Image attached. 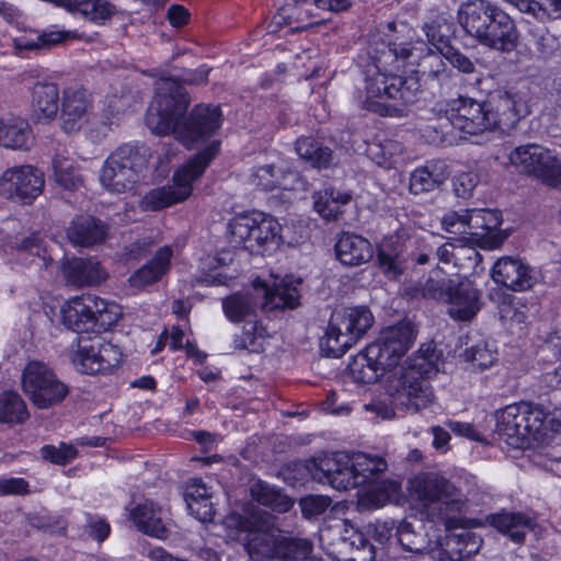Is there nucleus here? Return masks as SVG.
Listing matches in <instances>:
<instances>
[{"label":"nucleus","mask_w":561,"mask_h":561,"mask_svg":"<svg viewBox=\"0 0 561 561\" xmlns=\"http://www.w3.org/2000/svg\"><path fill=\"white\" fill-rule=\"evenodd\" d=\"M444 53L422 42L393 44L381 51L365 79L363 105L380 115H393L417 100V73L439 77L446 71Z\"/></svg>","instance_id":"obj_1"},{"label":"nucleus","mask_w":561,"mask_h":561,"mask_svg":"<svg viewBox=\"0 0 561 561\" xmlns=\"http://www.w3.org/2000/svg\"><path fill=\"white\" fill-rule=\"evenodd\" d=\"M188 106L183 87L173 79L157 82L156 94L146 115V124L157 135L173 134L187 148L205 142L221 126L218 106L197 105L190 117L181 123Z\"/></svg>","instance_id":"obj_2"},{"label":"nucleus","mask_w":561,"mask_h":561,"mask_svg":"<svg viewBox=\"0 0 561 561\" xmlns=\"http://www.w3.org/2000/svg\"><path fill=\"white\" fill-rule=\"evenodd\" d=\"M443 365L440 353L433 344L422 345L417 353L404 362L399 374L390 375L385 389L394 405L417 412L427 408L434 399L428 379Z\"/></svg>","instance_id":"obj_3"},{"label":"nucleus","mask_w":561,"mask_h":561,"mask_svg":"<svg viewBox=\"0 0 561 561\" xmlns=\"http://www.w3.org/2000/svg\"><path fill=\"white\" fill-rule=\"evenodd\" d=\"M306 468L313 480L336 490H350L386 471L387 461L365 453L337 451L309 460Z\"/></svg>","instance_id":"obj_4"},{"label":"nucleus","mask_w":561,"mask_h":561,"mask_svg":"<svg viewBox=\"0 0 561 561\" xmlns=\"http://www.w3.org/2000/svg\"><path fill=\"white\" fill-rule=\"evenodd\" d=\"M226 538L240 542L250 559L275 558L282 531L273 516L249 503L241 512L232 511L224 519Z\"/></svg>","instance_id":"obj_5"},{"label":"nucleus","mask_w":561,"mask_h":561,"mask_svg":"<svg viewBox=\"0 0 561 561\" xmlns=\"http://www.w3.org/2000/svg\"><path fill=\"white\" fill-rule=\"evenodd\" d=\"M458 21L467 34L479 44L500 51H512L518 33L511 16L488 0L461 4Z\"/></svg>","instance_id":"obj_6"},{"label":"nucleus","mask_w":561,"mask_h":561,"mask_svg":"<svg viewBox=\"0 0 561 561\" xmlns=\"http://www.w3.org/2000/svg\"><path fill=\"white\" fill-rule=\"evenodd\" d=\"M409 496L427 519H442L447 525L454 514L463 510L467 502L459 488L434 472L414 477L410 481Z\"/></svg>","instance_id":"obj_7"},{"label":"nucleus","mask_w":561,"mask_h":561,"mask_svg":"<svg viewBox=\"0 0 561 561\" xmlns=\"http://www.w3.org/2000/svg\"><path fill=\"white\" fill-rule=\"evenodd\" d=\"M219 148L218 141H211L205 150L178 168L170 184L148 191L139 202L142 211H158L186 201L193 193V184L205 172Z\"/></svg>","instance_id":"obj_8"},{"label":"nucleus","mask_w":561,"mask_h":561,"mask_svg":"<svg viewBox=\"0 0 561 561\" xmlns=\"http://www.w3.org/2000/svg\"><path fill=\"white\" fill-rule=\"evenodd\" d=\"M282 226L271 215L253 210L233 216L227 225V240L251 253L275 249L282 240Z\"/></svg>","instance_id":"obj_9"},{"label":"nucleus","mask_w":561,"mask_h":561,"mask_svg":"<svg viewBox=\"0 0 561 561\" xmlns=\"http://www.w3.org/2000/svg\"><path fill=\"white\" fill-rule=\"evenodd\" d=\"M546 414L538 408L520 402L495 413V432L508 446L525 448L545 437Z\"/></svg>","instance_id":"obj_10"},{"label":"nucleus","mask_w":561,"mask_h":561,"mask_svg":"<svg viewBox=\"0 0 561 561\" xmlns=\"http://www.w3.org/2000/svg\"><path fill=\"white\" fill-rule=\"evenodd\" d=\"M374 316L367 307H347L335 310L330 319L321 352L328 357L339 358L356 344L373 327Z\"/></svg>","instance_id":"obj_11"},{"label":"nucleus","mask_w":561,"mask_h":561,"mask_svg":"<svg viewBox=\"0 0 561 561\" xmlns=\"http://www.w3.org/2000/svg\"><path fill=\"white\" fill-rule=\"evenodd\" d=\"M148 149L144 146L123 145L112 152L100 172L102 187L112 194H123L135 190L140 171L146 167Z\"/></svg>","instance_id":"obj_12"},{"label":"nucleus","mask_w":561,"mask_h":561,"mask_svg":"<svg viewBox=\"0 0 561 561\" xmlns=\"http://www.w3.org/2000/svg\"><path fill=\"white\" fill-rule=\"evenodd\" d=\"M319 541L335 561H373L375 547L347 519H336L319 531Z\"/></svg>","instance_id":"obj_13"},{"label":"nucleus","mask_w":561,"mask_h":561,"mask_svg":"<svg viewBox=\"0 0 561 561\" xmlns=\"http://www.w3.org/2000/svg\"><path fill=\"white\" fill-rule=\"evenodd\" d=\"M445 116L455 131L444 135V141L449 145L457 144L458 139L469 140L490 130L491 123L483 102L472 98L459 96L450 100Z\"/></svg>","instance_id":"obj_14"},{"label":"nucleus","mask_w":561,"mask_h":561,"mask_svg":"<svg viewBox=\"0 0 561 561\" xmlns=\"http://www.w3.org/2000/svg\"><path fill=\"white\" fill-rule=\"evenodd\" d=\"M22 388L38 409H49L64 401L69 387L43 362H30L22 374Z\"/></svg>","instance_id":"obj_15"},{"label":"nucleus","mask_w":561,"mask_h":561,"mask_svg":"<svg viewBox=\"0 0 561 561\" xmlns=\"http://www.w3.org/2000/svg\"><path fill=\"white\" fill-rule=\"evenodd\" d=\"M404 356L377 337L352 358L350 374L356 382L374 383L391 374Z\"/></svg>","instance_id":"obj_16"},{"label":"nucleus","mask_w":561,"mask_h":561,"mask_svg":"<svg viewBox=\"0 0 561 561\" xmlns=\"http://www.w3.org/2000/svg\"><path fill=\"white\" fill-rule=\"evenodd\" d=\"M404 356L377 337L352 358L350 374L356 382L374 383L391 374Z\"/></svg>","instance_id":"obj_17"},{"label":"nucleus","mask_w":561,"mask_h":561,"mask_svg":"<svg viewBox=\"0 0 561 561\" xmlns=\"http://www.w3.org/2000/svg\"><path fill=\"white\" fill-rule=\"evenodd\" d=\"M513 167L539 179L550 187L561 188V158L552 149L530 144L513 149L508 154Z\"/></svg>","instance_id":"obj_18"},{"label":"nucleus","mask_w":561,"mask_h":561,"mask_svg":"<svg viewBox=\"0 0 561 561\" xmlns=\"http://www.w3.org/2000/svg\"><path fill=\"white\" fill-rule=\"evenodd\" d=\"M44 186V172L31 164L8 168L0 175V196L18 205H32Z\"/></svg>","instance_id":"obj_19"},{"label":"nucleus","mask_w":561,"mask_h":561,"mask_svg":"<svg viewBox=\"0 0 561 561\" xmlns=\"http://www.w3.org/2000/svg\"><path fill=\"white\" fill-rule=\"evenodd\" d=\"M107 122L95 113L91 94L82 87L64 90L61 99V127L68 133L98 130L99 125Z\"/></svg>","instance_id":"obj_20"},{"label":"nucleus","mask_w":561,"mask_h":561,"mask_svg":"<svg viewBox=\"0 0 561 561\" xmlns=\"http://www.w3.org/2000/svg\"><path fill=\"white\" fill-rule=\"evenodd\" d=\"M483 104L491 123L490 130L513 129L522 117L529 114L526 94L514 89L497 90Z\"/></svg>","instance_id":"obj_21"},{"label":"nucleus","mask_w":561,"mask_h":561,"mask_svg":"<svg viewBox=\"0 0 561 561\" xmlns=\"http://www.w3.org/2000/svg\"><path fill=\"white\" fill-rule=\"evenodd\" d=\"M122 357L121 350L101 336L89 341H80L78 348L71 354L76 369L83 374H99L116 367Z\"/></svg>","instance_id":"obj_22"},{"label":"nucleus","mask_w":561,"mask_h":561,"mask_svg":"<svg viewBox=\"0 0 561 561\" xmlns=\"http://www.w3.org/2000/svg\"><path fill=\"white\" fill-rule=\"evenodd\" d=\"M480 548V537L462 529L437 541H428L427 554L439 561H462L474 556Z\"/></svg>","instance_id":"obj_23"},{"label":"nucleus","mask_w":561,"mask_h":561,"mask_svg":"<svg viewBox=\"0 0 561 561\" xmlns=\"http://www.w3.org/2000/svg\"><path fill=\"white\" fill-rule=\"evenodd\" d=\"M412 238L409 229L400 227L394 234L385 238L377 251V264L389 279L399 278L407 270V242Z\"/></svg>","instance_id":"obj_24"},{"label":"nucleus","mask_w":561,"mask_h":561,"mask_svg":"<svg viewBox=\"0 0 561 561\" xmlns=\"http://www.w3.org/2000/svg\"><path fill=\"white\" fill-rule=\"evenodd\" d=\"M300 280L293 276L274 278L272 284L256 279L253 282L255 295L263 299L262 307L273 309L295 308L299 305Z\"/></svg>","instance_id":"obj_25"},{"label":"nucleus","mask_w":561,"mask_h":561,"mask_svg":"<svg viewBox=\"0 0 561 561\" xmlns=\"http://www.w3.org/2000/svg\"><path fill=\"white\" fill-rule=\"evenodd\" d=\"M492 279L514 291L531 288L537 282V274L520 260L511 256L499 259L491 271Z\"/></svg>","instance_id":"obj_26"},{"label":"nucleus","mask_w":561,"mask_h":561,"mask_svg":"<svg viewBox=\"0 0 561 561\" xmlns=\"http://www.w3.org/2000/svg\"><path fill=\"white\" fill-rule=\"evenodd\" d=\"M481 295L468 279L455 280L445 300L449 317L457 321H471L482 307Z\"/></svg>","instance_id":"obj_27"},{"label":"nucleus","mask_w":561,"mask_h":561,"mask_svg":"<svg viewBox=\"0 0 561 561\" xmlns=\"http://www.w3.org/2000/svg\"><path fill=\"white\" fill-rule=\"evenodd\" d=\"M94 296L82 295L67 300L60 310L62 323L78 333L94 332Z\"/></svg>","instance_id":"obj_28"},{"label":"nucleus","mask_w":561,"mask_h":561,"mask_svg":"<svg viewBox=\"0 0 561 561\" xmlns=\"http://www.w3.org/2000/svg\"><path fill=\"white\" fill-rule=\"evenodd\" d=\"M380 473L374 476L359 489L358 505L364 510H378L398 500L401 485L392 480H380Z\"/></svg>","instance_id":"obj_29"},{"label":"nucleus","mask_w":561,"mask_h":561,"mask_svg":"<svg viewBox=\"0 0 561 561\" xmlns=\"http://www.w3.org/2000/svg\"><path fill=\"white\" fill-rule=\"evenodd\" d=\"M67 282L77 287L92 286L105 280L107 274L93 259H67L61 266Z\"/></svg>","instance_id":"obj_30"},{"label":"nucleus","mask_w":561,"mask_h":561,"mask_svg":"<svg viewBox=\"0 0 561 561\" xmlns=\"http://www.w3.org/2000/svg\"><path fill=\"white\" fill-rule=\"evenodd\" d=\"M335 254L343 265L359 266L371 260L374 248L366 238L343 232L335 243Z\"/></svg>","instance_id":"obj_31"},{"label":"nucleus","mask_w":561,"mask_h":561,"mask_svg":"<svg viewBox=\"0 0 561 561\" xmlns=\"http://www.w3.org/2000/svg\"><path fill=\"white\" fill-rule=\"evenodd\" d=\"M107 236V226L100 219L90 215L75 217L68 229V240L80 247H91L101 243Z\"/></svg>","instance_id":"obj_32"},{"label":"nucleus","mask_w":561,"mask_h":561,"mask_svg":"<svg viewBox=\"0 0 561 561\" xmlns=\"http://www.w3.org/2000/svg\"><path fill=\"white\" fill-rule=\"evenodd\" d=\"M173 251L170 247L159 249L149 262L129 276L130 287L140 290L159 282L169 271Z\"/></svg>","instance_id":"obj_33"},{"label":"nucleus","mask_w":561,"mask_h":561,"mask_svg":"<svg viewBox=\"0 0 561 561\" xmlns=\"http://www.w3.org/2000/svg\"><path fill=\"white\" fill-rule=\"evenodd\" d=\"M449 172L445 162L431 161L419 167L410 174L409 191L413 195H420L436 190L446 181Z\"/></svg>","instance_id":"obj_34"},{"label":"nucleus","mask_w":561,"mask_h":561,"mask_svg":"<svg viewBox=\"0 0 561 561\" xmlns=\"http://www.w3.org/2000/svg\"><path fill=\"white\" fill-rule=\"evenodd\" d=\"M59 90L55 83L37 82L32 90V111L39 122H50L58 113Z\"/></svg>","instance_id":"obj_35"},{"label":"nucleus","mask_w":561,"mask_h":561,"mask_svg":"<svg viewBox=\"0 0 561 561\" xmlns=\"http://www.w3.org/2000/svg\"><path fill=\"white\" fill-rule=\"evenodd\" d=\"M162 515V510L151 501L137 504L130 511V518L136 527L140 531L159 539L164 538L167 535Z\"/></svg>","instance_id":"obj_36"},{"label":"nucleus","mask_w":561,"mask_h":561,"mask_svg":"<svg viewBox=\"0 0 561 561\" xmlns=\"http://www.w3.org/2000/svg\"><path fill=\"white\" fill-rule=\"evenodd\" d=\"M33 144L28 123L20 117L0 121V145L12 150H28Z\"/></svg>","instance_id":"obj_37"},{"label":"nucleus","mask_w":561,"mask_h":561,"mask_svg":"<svg viewBox=\"0 0 561 561\" xmlns=\"http://www.w3.org/2000/svg\"><path fill=\"white\" fill-rule=\"evenodd\" d=\"M352 195L348 192L333 187L316 192L313 208L325 220H334L343 213V206L350 203Z\"/></svg>","instance_id":"obj_38"},{"label":"nucleus","mask_w":561,"mask_h":561,"mask_svg":"<svg viewBox=\"0 0 561 561\" xmlns=\"http://www.w3.org/2000/svg\"><path fill=\"white\" fill-rule=\"evenodd\" d=\"M491 525L499 531L507 535L513 542L524 541L527 531L535 526L534 520L523 514L500 513L491 516Z\"/></svg>","instance_id":"obj_39"},{"label":"nucleus","mask_w":561,"mask_h":561,"mask_svg":"<svg viewBox=\"0 0 561 561\" xmlns=\"http://www.w3.org/2000/svg\"><path fill=\"white\" fill-rule=\"evenodd\" d=\"M286 171L280 159L256 165L249 175L251 185L263 191H272L283 185Z\"/></svg>","instance_id":"obj_40"},{"label":"nucleus","mask_w":561,"mask_h":561,"mask_svg":"<svg viewBox=\"0 0 561 561\" xmlns=\"http://www.w3.org/2000/svg\"><path fill=\"white\" fill-rule=\"evenodd\" d=\"M250 494L259 504L271 507L278 513L288 512L293 507V501L289 496L261 480L251 483Z\"/></svg>","instance_id":"obj_41"},{"label":"nucleus","mask_w":561,"mask_h":561,"mask_svg":"<svg viewBox=\"0 0 561 561\" xmlns=\"http://www.w3.org/2000/svg\"><path fill=\"white\" fill-rule=\"evenodd\" d=\"M53 169L56 183L65 190L77 191L83 186V176L76 162L68 156L55 154Z\"/></svg>","instance_id":"obj_42"},{"label":"nucleus","mask_w":561,"mask_h":561,"mask_svg":"<svg viewBox=\"0 0 561 561\" xmlns=\"http://www.w3.org/2000/svg\"><path fill=\"white\" fill-rule=\"evenodd\" d=\"M257 302L252 294L238 293L222 299L226 318L233 323L247 320L255 314Z\"/></svg>","instance_id":"obj_43"},{"label":"nucleus","mask_w":561,"mask_h":561,"mask_svg":"<svg viewBox=\"0 0 561 561\" xmlns=\"http://www.w3.org/2000/svg\"><path fill=\"white\" fill-rule=\"evenodd\" d=\"M71 5L73 11L98 25L106 24L117 13L116 5L108 0H73Z\"/></svg>","instance_id":"obj_44"},{"label":"nucleus","mask_w":561,"mask_h":561,"mask_svg":"<svg viewBox=\"0 0 561 561\" xmlns=\"http://www.w3.org/2000/svg\"><path fill=\"white\" fill-rule=\"evenodd\" d=\"M297 154L313 168H328L333 161L332 150L318 144L310 137H300L296 141Z\"/></svg>","instance_id":"obj_45"},{"label":"nucleus","mask_w":561,"mask_h":561,"mask_svg":"<svg viewBox=\"0 0 561 561\" xmlns=\"http://www.w3.org/2000/svg\"><path fill=\"white\" fill-rule=\"evenodd\" d=\"M270 334L267 330L257 321H248L241 334L233 340L236 350H245L252 353H260L264 350Z\"/></svg>","instance_id":"obj_46"},{"label":"nucleus","mask_w":561,"mask_h":561,"mask_svg":"<svg viewBox=\"0 0 561 561\" xmlns=\"http://www.w3.org/2000/svg\"><path fill=\"white\" fill-rule=\"evenodd\" d=\"M378 337L389 347L405 355L414 343L415 333L409 322H399L381 330Z\"/></svg>","instance_id":"obj_47"},{"label":"nucleus","mask_w":561,"mask_h":561,"mask_svg":"<svg viewBox=\"0 0 561 561\" xmlns=\"http://www.w3.org/2000/svg\"><path fill=\"white\" fill-rule=\"evenodd\" d=\"M463 358L473 369L483 371L497 362V347L494 342L482 340L467 347Z\"/></svg>","instance_id":"obj_48"},{"label":"nucleus","mask_w":561,"mask_h":561,"mask_svg":"<svg viewBox=\"0 0 561 561\" xmlns=\"http://www.w3.org/2000/svg\"><path fill=\"white\" fill-rule=\"evenodd\" d=\"M28 419V412L23 399L13 391L0 393V423L20 424Z\"/></svg>","instance_id":"obj_49"},{"label":"nucleus","mask_w":561,"mask_h":561,"mask_svg":"<svg viewBox=\"0 0 561 561\" xmlns=\"http://www.w3.org/2000/svg\"><path fill=\"white\" fill-rule=\"evenodd\" d=\"M368 156L376 164L383 168H392L403 160L404 148L401 142L386 139L368 146Z\"/></svg>","instance_id":"obj_50"},{"label":"nucleus","mask_w":561,"mask_h":561,"mask_svg":"<svg viewBox=\"0 0 561 561\" xmlns=\"http://www.w3.org/2000/svg\"><path fill=\"white\" fill-rule=\"evenodd\" d=\"M469 234L483 237L496 230L502 224V215L495 209H469Z\"/></svg>","instance_id":"obj_51"},{"label":"nucleus","mask_w":561,"mask_h":561,"mask_svg":"<svg viewBox=\"0 0 561 561\" xmlns=\"http://www.w3.org/2000/svg\"><path fill=\"white\" fill-rule=\"evenodd\" d=\"M94 333L107 331L114 327L122 317V308L113 302L94 296Z\"/></svg>","instance_id":"obj_52"},{"label":"nucleus","mask_w":561,"mask_h":561,"mask_svg":"<svg viewBox=\"0 0 561 561\" xmlns=\"http://www.w3.org/2000/svg\"><path fill=\"white\" fill-rule=\"evenodd\" d=\"M396 538L403 550L413 553H427L428 542L425 545L423 536L415 534L412 524L402 520L397 526Z\"/></svg>","instance_id":"obj_53"},{"label":"nucleus","mask_w":561,"mask_h":561,"mask_svg":"<svg viewBox=\"0 0 561 561\" xmlns=\"http://www.w3.org/2000/svg\"><path fill=\"white\" fill-rule=\"evenodd\" d=\"M310 552L311 546L308 541L288 539L282 534L275 558L299 560L307 558Z\"/></svg>","instance_id":"obj_54"},{"label":"nucleus","mask_w":561,"mask_h":561,"mask_svg":"<svg viewBox=\"0 0 561 561\" xmlns=\"http://www.w3.org/2000/svg\"><path fill=\"white\" fill-rule=\"evenodd\" d=\"M455 279L440 277V271L434 272L422 288V296L445 302L448 293L453 289Z\"/></svg>","instance_id":"obj_55"},{"label":"nucleus","mask_w":561,"mask_h":561,"mask_svg":"<svg viewBox=\"0 0 561 561\" xmlns=\"http://www.w3.org/2000/svg\"><path fill=\"white\" fill-rule=\"evenodd\" d=\"M41 455L53 463L66 465L76 458L77 449L66 443H60L58 446L45 445L41 448Z\"/></svg>","instance_id":"obj_56"},{"label":"nucleus","mask_w":561,"mask_h":561,"mask_svg":"<svg viewBox=\"0 0 561 561\" xmlns=\"http://www.w3.org/2000/svg\"><path fill=\"white\" fill-rule=\"evenodd\" d=\"M469 209L450 210L440 219L442 228L449 233H468Z\"/></svg>","instance_id":"obj_57"},{"label":"nucleus","mask_w":561,"mask_h":561,"mask_svg":"<svg viewBox=\"0 0 561 561\" xmlns=\"http://www.w3.org/2000/svg\"><path fill=\"white\" fill-rule=\"evenodd\" d=\"M184 336H185V333L182 329H180L179 327H173L170 331V333H168V341H170V348L172 351H178V350H185L187 355L195 358L197 362L202 363L205 358V354H203L196 346V344L191 341V340H186V342L184 343L183 340H184Z\"/></svg>","instance_id":"obj_58"},{"label":"nucleus","mask_w":561,"mask_h":561,"mask_svg":"<svg viewBox=\"0 0 561 561\" xmlns=\"http://www.w3.org/2000/svg\"><path fill=\"white\" fill-rule=\"evenodd\" d=\"M436 254L439 261L444 263H450L454 261L455 265L458 264L462 254L469 260H471L472 256L478 255L476 250L470 247H456L453 243H445L440 245L437 248Z\"/></svg>","instance_id":"obj_59"},{"label":"nucleus","mask_w":561,"mask_h":561,"mask_svg":"<svg viewBox=\"0 0 561 561\" xmlns=\"http://www.w3.org/2000/svg\"><path fill=\"white\" fill-rule=\"evenodd\" d=\"M305 517L312 518L321 515L331 505V499L325 495H307L299 502Z\"/></svg>","instance_id":"obj_60"},{"label":"nucleus","mask_w":561,"mask_h":561,"mask_svg":"<svg viewBox=\"0 0 561 561\" xmlns=\"http://www.w3.org/2000/svg\"><path fill=\"white\" fill-rule=\"evenodd\" d=\"M479 175L473 171H463L458 173L453 181L454 191L459 197L470 196L477 184Z\"/></svg>","instance_id":"obj_61"},{"label":"nucleus","mask_w":561,"mask_h":561,"mask_svg":"<svg viewBox=\"0 0 561 561\" xmlns=\"http://www.w3.org/2000/svg\"><path fill=\"white\" fill-rule=\"evenodd\" d=\"M397 526L398 524L393 520H376L369 524L368 531L378 543L383 546L390 541L393 531H397Z\"/></svg>","instance_id":"obj_62"},{"label":"nucleus","mask_w":561,"mask_h":561,"mask_svg":"<svg viewBox=\"0 0 561 561\" xmlns=\"http://www.w3.org/2000/svg\"><path fill=\"white\" fill-rule=\"evenodd\" d=\"M502 320L511 323H524L527 319L525 306L518 301H503L500 306Z\"/></svg>","instance_id":"obj_63"},{"label":"nucleus","mask_w":561,"mask_h":561,"mask_svg":"<svg viewBox=\"0 0 561 561\" xmlns=\"http://www.w3.org/2000/svg\"><path fill=\"white\" fill-rule=\"evenodd\" d=\"M30 484L23 478H0V496L26 495Z\"/></svg>","instance_id":"obj_64"}]
</instances>
